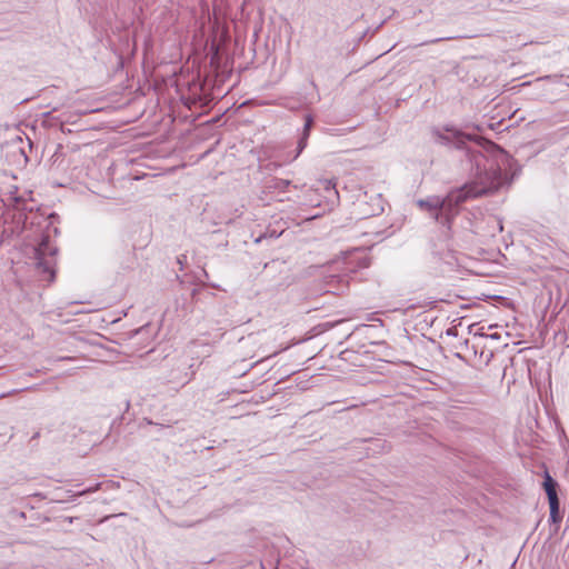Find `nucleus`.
Listing matches in <instances>:
<instances>
[{"instance_id": "1", "label": "nucleus", "mask_w": 569, "mask_h": 569, "mask_svg": "<svg viewBox=\"0 0 569 569\" xmlns=\"http://www.w3.org/2000/svg\"><path fill=\"white\" fill-rule=\"evenodd\" d=\"M431 134L436 143L453 147L463 152L462 164L466 166L472 181L480 184L500 188L511 183L520 171L516 160L508 152L481 134L467 133L453 126L432 128Z\"/></svg>"}, {"instance_id": "2", "label": "nucleus", "mask_w": 569, "mask_h": 569, "mask_svg": "<svg viewBox=\"0 0 569 569\" xmlns=\"http://www.w3.org/2000/svg\"><path fill=\"white\" fill-rule=\"evenodd\" d=\"M498 189L471 180L459 188L451 189L445 197L430 196L417 200L416 204L436 222L450 228L455 218L460 213L462 203L469 199L491 194Z\"/></svg>"}, {"instance_id": "3", "label": "nucleus", "mask_w": 569, "mask_h": 569, "mask_svg": "<svg viewBox=\"0 0 569 569\" xmlns=\"http://www.w3.org/2000/svg\"><path fill=\"white\" fill-rule=\"evenodd\" d=\"M369 264V258L359 254L355 249L325 264L311 266L308 272L321 277L322 284H351V282L362 281V278L357 277L358 271L368 268Z\"/></svg>"}, {"instance_id": "4", "label": "nucleus", "mask_w": 569, "mask_h": 569, "mask_svg": "<svg viewBox=\"0 0 569 569\" xmlns=\"http://www.w3.org/2000/svg\"><path fill=\"white\" fill-rule=\"evenodd\" d=\"M196 347V343H191L180 355L167 360L168 382L186 385L192 380L196 373L193 369L196 367V360L199 359Z\"/></svg>"}, {"instance_id": "5", "label": "nucleus", "mask_w": 569, "mask_h": 569, "mask_svg": "<svg viewBox=\"0 0 569 569\" xmlns=\"http://www.w3.org/2000/svg\"><path fill=\"white\" fill-rule=\"evenodd\" d=\"M34 267L42 281L52 282L56 280V254L58 248L50 243V234L42 233L39 242L32 248Z\"/></svg>"}, {"instance_id": "6", "label": "nucleus", "mask_w": 569, "mask_h": 569, "mask_svg": "<svg viewBox=\"0 0 569 569\" xmlns=\"http://www.w3.org/2000/svg\"><path fill=\"white\" fill-rule=\"evenodd\" d=\"M355 208L361 218L379 216L383 212V199L380 193H360L355 202Z\"/></svg>"}, {"instance_id": "7", "label": "nucleus", "mask_w": 569, "mask_h": 569, "mask_svg": "<svg viewBox=\"0 0 569 569\" xmlns=\"http://www.w3.org/2000/svg\"><path fill=\"white\" fill-rule=\"evenodd\" d=\"M542 486L547 493L550 508L549 520L551 523L558 526L562 520V516L560 513V501L557 491L558 482L550 476L548 471H546Z\"/></svg>"}, {"instance_id": "8", "label": "nucleus", "mask_w": 569, "mask_h": 569, "mask_svg": "<svg viewBox=\"0 0 569 569\" xmlns=\"http://www.w3.org/2000/svg\"><path fill=\"white\" fill-rule=\"evenodd\" d=\"M438 301L437 300H431L430 298H423V299H418V300H413V299H409L405 302V307L406 309H412V310H416V309H423V308H433L436 307V303Z\"/></svg>"}, {"instance_id": "9", "label": "nucleus", "mask_w": 569, "mask_h": 569, "mask_svg": "<svg viewBox=\"0 0 569 569\" xmlns=\"http://www.w3.org/2000/svg\"><path fill=\"white\" fill-rule=\"evenodd\" d=\"M483 300H493L498 303H500L501 306L506 307V308H510V309H513V302L511 299H509L508 297H505V296H500V295H488V296H483L482 298Z\"/></svg>"}, {"instance_id": "10", "label": "nucleus", "mask_w": 569, "mask_h": 569, "mask_svg": "<svg viewBox=\"0 0 569 569\" xmlns=\"http://www.w3.org/2000/svg\"><path fill=\"white\" fill-rule=\"evenodd\" d=\"M290 183H291L290 180L274 178V179H272L271 183L269 184V188L284 192L288 189V187L290 186Z\"/></svg>"}, {"instance_id": "11", "label": "nucleus", "mask_w": 569, "mask_h": 569, "mask_svg": "<svg viewBox=\"0 0 569 569\" xmlns=\"http://www.w3.org/2000/svg\"><path fill=\"white\" fill-rule=\"evenodd\" d=\"M124 256H126L124 257V262H126L124 269H129L132 267V264L134 263V260H136L133 249H126Z\"/></svg>"}, {"instance_id": "12", "label": "nucleus", "mask_w": 569, "mask_h": 569, "mask_svg": "<svg viewBox=\"0 0 569 569\" xmlns=\"http://www.w3.org/2000/svg\"><path fill=\"white\" fill-rule=\"evenodd\" d=\"M313 123H315L313 117L311 114H307L305 117V124H303L302 133L307 134V136H310V131H311V129L313 127Z\"/></svg>"}, {"instance_id": "13", "label": "nucleus", "mask_w": 569, "mask_h": 569, "mask_svg": "<svg viewBox=\"0 0 569 569\" xmlns=\"http://www.w3.org/2000/svg\"><path fill=\"white\" fill-rule=\"evenodd\" d=\"M308 139H309V136L303 134V133L301 134V137L298 141L297 153H296L295 158H297L302 152V150L307 147Z\"/></svg>"}, {"instance_id": "14", "label": "nucleus", "mask_w": 569, "mask_h": 569, "mask_svg": "<svg viewBox=\"0 0 569 569\" xmlns=\"http://www.w3.org/2000/svg\"><path fill=\"white\" fill-rule=\"evenodd\" d=\"M176 278L180 282V284H201V286L208 284L207 282H203L199 278H198V282H196L193 280L192 281L184 280L179 273H176Z\"/></svg>"}, {"instance_id": "15", "label": "nucleus", "mask_w": 569, "mask_h": 569, "mask_svg": "<svg viewBox=\"0 0 569 569\" xmlns=\"http://www.w3.org/2000/svg\"><path fill=\"white\" fill-rule=\"evenodd\" d=\"M143 422L148 426H157V427H159V430H164V429L171 428V423L162 425V423L154 422L149 418H143Z\"/></svg>"}, {"instance_id": "16", "label": "nucleus", "mask_w": 569, "mask_h": 569, "mask_svg": "<svg viewBox=\"0 0 569 569\" xmlns=\"http://www.w3.org/2000/svg\"><path fill=\"white\" fill-rule=\"evenodd\" d=\"M457 38L458 37H441V38H436V39L423 41V42L419 43L418 46H427V44L438 43V42H441L445 40H452V39H457Z\"/></svg>"}, {"instance_id": "17", "label": "nucleus", "mask_w": 569, "mask_h": 569, "mask_svg": "<svg viewBox=\"0 0 569 569\" xmlns=\"http://www.w3.org/2000/svg\"><path fill=\"white\" fill-rule=\"evenodd\" d=\"M475 336L488 337V338L495 339V340H499L500 339V335L497 333V332L496 333H491V335H486V333H483L481 331H477V332H475Z\"/></svg>"}, {"instance_id": "18", "label": "nucleus", "mask_w": 569, "mask_h": 569, "mask_svg": "<svg viewBox=\"0 0 569 569\" xmlns=\"http://www.w3.org/2000/svg\"><path fill=\"white\" fill-rule=\"evenodd\" d=\"M61 150H62V146L58 144L53 156L51 157V159L53 160V163H56L58 161L59 157L61 156V152H60Z\"/></svg>"}, {"instance_id": "19", "label": "nucleus", "mask_w": 569, "mask_h": 569, "mask_svg": "<svg viewBox=\"0 0 569 569\" xmlns=\"http://www.w3.org/2000/svg\"><path fill=\"white\" fill-rule=\"evenodd\" d=\"M187 262V256L186 254H181L179 257H177V263L180 264V270L183 269V264Z\"/></svg>"}, {"instance_id": "20", "label": "nucleus", "mask_w": 569, "mask_h": 569, "mask_svg": "<svg viewBox=\"0 0 569 569\" xmlns=\"http://www.w3.org/2000/svg\"><path fill=\"white\" fill-rule=\"evenodd\" d=\"M501 124H502V121H497V122H490V123H488V126H487V127H488L490 130H496V129H498Z\"/></svg>"}, {"instance_id": "21", "label": "nucleus", "mask_w": 569, "mask_h": 569, "mask_svg": "<svg viewBox=\"0 0 569 569\" xmlns=\"http://www.w3.org/2000/svg\"><path fill=\"white\" fill-rule=\"evenodd\" d=\"M457 333H458V330H457V328H456V327H451V328H449V329L447 330V335H448V336H457Z\"/></svg>"}, {"instance_id": "22", "label": "nucleus", "mask_w": 569, "mask_h": 569, "mask_svg": "<svg viewBox=\"0 0 569 569\" xmlns=\"http://www.w3.org/2000/svg\"><path fill=\"white\" fill-rule=\"evenodd\" d=\"M333 295H335V293H333V292H331V291H323V292L321 293V297L333 296Z\"/></svg>"}, {"instance_id": "23", "label": "nucleus", "mask_w": 569, "mask_h": 569, "mask_svg": "<svg viewBox=\"0 0 569 569\" xmlns=\"http://www.w3.org/2000/svg\"><path fill=\"white\" fill-rule=\"evenodd\" d=\"M477 129L478 132L482 133L483 132V127L482 126H476L475 127Z\"/></svg>"}, {"instance_id": "24", "label": "nucleus", "mask_w": 569, "mask_h": 569, "mask_svg": "<svg viewBox=\"0 0 569 569\" xmlns=\"http://www.w3.org/2000/svg\"><path fill=\"white\" fill-rule=\"evenodd\" d=\"M323 305H325V303H321V305H319V303H315V305L312 306V308H313L315 310H317V309L321 308Z\"/></svg>"}, {"instance_id": "25", "label": "nucleus", "mask_w": 569, "mask_h": 569, "mask_svg": "<svg viewBox=\"0 0 569 569\" xmlns=\"http://www.w3.org/2000/svg\"><path fill=\"white\" fill-rule=\"evenodd\" d=\"M498 224H499V230L502 231V229H503L502 222L499 221Z\"/></svg>"}, {"instance_id": "26", "label": "nucleus", "mask_w": 569, "mask_h": 569, "mask_svg": "<svg viewBox=\"0 0 569 569\" xmlns=\"http://www.w3.org/2000/svg\"><path fill=\"white\" fill-rule=\"evenodd\" d=\"M262 238H264V236H260L259 238H257L256 242H261Z\"/></svg>"}, {"instance_id": "27", "label": "nucleus", "mask_w": 569, "mask_h": 569, "mask_svg": "<svg viewBox=\"0 0 569 569\" xmlns=\"http://www.w3.org/2000/svg\"><path fill=\"white\" fill-rule=\"evenodd\" d=\"M49 218L56 219V218H58V216L56 213H51Z\"/></svg>"}, {"instance_id": "28", "label": "nucleus", "mask_w": 569, "mask_h": 569, "mask_svg": "<svg viewBox=\"0 0 569 569\" xmlns=\"http://www.w3.org/2000/svg\"><path fill=\"white\" fill-rule=\"evenodd\" d=\"M53 232H54V234H58V232H59L58 228H53Z\"/></svg>"}, {"instance_id": "29", "label": "nucleus", "mask_w": 569, "mask_h": 569, "mask_svg": "<svg viewBox=\"0 0 569 569\" xmlns=\"http://www.w3.org/2000/svg\"><path fill=\"white\" fill-rule=\"evenodd\" d=\"M196 293H197V289H193V290H192V293H191V295H192V297H194V296H196Z\"/></svg>"}, {"instance_id": "30", "label": "nucleus", "mask_w": 569, "mask_h": 569, "mask_svg": "<svg viewBox=\"0 0 569 569\" xmlns=\"http://www.w3.org/2000/svg\"><path fill=\"white\" fill-rule=\"evenodd\" d=\"M491 357H493V353H490V357L487 358V361H490Z\"/></svg>"}, {"instance_id": "31", "label": "nucleus", "mask_w": 569, "mask_h": 569, "mask_svg": "<svg viewBox=\"0 0 569 569\" xmlns=\"http://www.w3.org/2000/svg\"><path fill=\"white\" fill-rule=\"evenodd\" d=\"M491 357H493V353H490V357L487 358V361H490Z\"/></svg>"}, {"instance_id": "32", "label": "nucleus", "mask_w": 569, "mask_h": 569, "mask_svg": "<svg viewBox=\"0 0 569 569\" xmlns=\"http://www.w3.org/2000/svg\"><path fill=\"white\" fill-rule=\"evenodd\" d=\"M491 357H493V353H490V357L487 358V361H490Z\"/></svg>"}, {"instance_id": "33", "label": "nucleus", "mask_w": 569, "mask_h": 569, "mask_svg": "<svg viewBox=\"0 0 569 569\" xmlns=\"http://www.w3.org/2000/svg\"><path fill=\"white\" fill-rule=\"evenodd\" d=\"M475 327V325H471L469 326V331L471 332L472 331V328Z\"/></svg>"}, {"instance_id": "34", "label": "nucleus", "mask_w": 569, "mask_h": 569, "mask_svg": "<svg viewBox=\"0 0 569 569\" xmlns=\"http://www.w3.org/2000/svg\"><path fill=\"white\" fill-rule=\"evenodd\" d=\"M84 492L86 491L83 490V491L78 492L77 495L80 496V495H83Z\"/></svg>"}, {"instance_id": "35", "label": "nucleus", "mask_w": 569, "mask_h": 569, "mask_svg": "<svg viewBox=\"0 0 569 569\" xmlns=\"http://www.w3.org/2000/svg\"><path fill=\"white\" fill-rule=\"evenodd\" d=\"M568 78H569V76H568Z\"/></svg>"}]
</instances>
